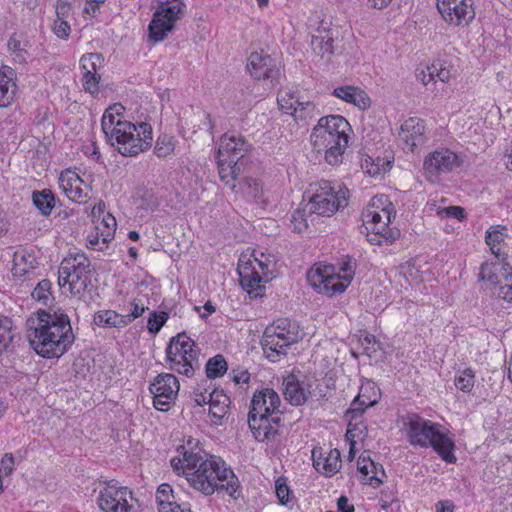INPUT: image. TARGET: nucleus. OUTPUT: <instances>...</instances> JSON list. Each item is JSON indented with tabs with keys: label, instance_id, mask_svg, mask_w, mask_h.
<instances>
[{
	"label": "nucleus",
	"instance_id": "f257e3e1",
	"mask_svg": "<svg viewBox=\"0 0 512 512\" xmlns=\"http://www.w3.org/2000/svg\"><path fill=\"white\" fill-rule=\"evenodd\" d=\"M170 464L175 472L185 476L195 490L206 496L215 491H225L234 499L241 497L238 477L219 457L185 451L182 458L173 457Z\"/></svg>",
	"mask_w": 512,
	"mask_h": 512
},
{
	"label": "nucleus",
	"instance_id": "f03ea898",
	"mask_svg": "<svg viewBox=\"0 0 512 512\" xmlns=\"http://www.w3.org/2000/svg\"><path fill=\"white\" fill-rule=\"evenodd\" d=\"M124 106L115 103L109 106L101 119V129L107 142L125 157H133L149 149L153 141L149 123L138 124L124 120Z\"/></svg>",
	"mask_w": 512,
	"mask_h": 512
},
{
	"label": "nucleus",
	"instance_id": "7ed1b4c3",
	"mask_svg": "<svg viewBox=\"0 0 512 512\" xmlns=\"http://www.w3.org/2000/svg\"><path fill=\"white\" fill-rule=\"evenodd\" d=\"M37 325L29 334L30 344L43 358H59L75 341L69 316L61 309L36 312Z\"/></svg>",
	"mask_w": 512,
	"mask_h": 512
},
{
	"label": "nucleus",
	"instance_id": "20e7f679",
	"mask_svg": "<svg viewBox=\"0 0 512 512\" xmlns=\"http://www.w3.org/2000/svg\"><path fill=\"white\" fill-rule=\"evenodd\" d=\"M280 404V396L272 388L266 387L254 392L248 425L256 441L264 442L278 434V427L283 421Z\"/></svg>",
	"mask_w": 512,
	"mask_h": 512
},
{
	"label": "nucleus",
	"instance_id": "39448f33",
	"mask_svg": "<svg viewBox=\"0 0 512 512\" xmlns=\"http://www.w3.org/2000/svg\"><path fill=\"white\" fill-rule=\"evenodd\" d=\"M408 442L421 448L432 447L443 461L453 464L457 461L454 455L455 443L444 431L442 425L424 419L418 414H407L403 420Z\"/></svg>",
	"mask_w": 512,
	"mask_h": 512
},
{
	"label": "nucleus",
	"instance_id": "423d86ee",
	"mask_svg": "<svg viewBox=\"0 0 512 512\" xmlns=\"http://www.w3.org/2000/svg\"><path fill=\"white\" fill-rule=\"evenodd\" d=\"M350 131L349 122L341 115L321 117L312 130L311 144L315 151L324 153L328 164L338 165L348 146Z\"/></svg>",
	"mask_w": 512,
	"mask_h": 512
},
{
	"label": "nucleus",
	"instance_id": "0eeeda50",
	"mask_svg": "<svg viewBox=\"0 0 512 512\" xmlns=\"http://www.w3.org/2000/svg\"><path fill=\"white\" fill-rule=\"evenodd\" d=\"M302 339V331L296 321L280 318L267 326L260 344L265 357L271 362H278L286 356L292 344Z\"/></svg>",
	"mask_w": 512,
	"mask_h": 512
},
{
	"label": "nucleus",
	"instance_id": "6e6552de",
	"mask_svg": "<svg viewBox=\"0 0 512 512\" xmlns=\"http://www.w3.org/2000/svg\"><path fill=\"white\" fill-rule=\"evenodd\" d=\"M392 215L395 217L394 206L387 196L380 195L372 198L369 207L362 213L363 222L367 231L368 241L372 244L381 245L383 241H393L397 238L399 232H393L389 228Z\"/></svg>",
	"mask_w": 512,
	"mask_h": 512
},
{
	"label": "nucleus",
	"instance_id": "1a4fd4ad",
	"mask_svg": "<svg viewBox=\"0 0 512 512\" xmlns=\"http://www.w3.org/2000/svg\"><path fill=\"white\" fill-rule=\"evenodd\" d=\"M312 190L306 203L310 215L331 216L348 205L349 190L342 183L321 180L312 185Z\"/></svg>",
	"mask_w": 512,
	"mask_h": 512
},
{
	"label": "nucleus",
	"instance_id": "9d476101",
	"mask_svg": "<svg viewBox=\"0 0 512 512\" xmlns=\"http://www.w3.org/2000/svg\"><path fill=\"white\" fill-rule=\"evenodd\" d=\"M199 349L195 342L182 332L172 337L166 348V362L169 369L187 377L199 368Z\"/></svg>",
	"mask_w": 512,
	"mask_h": 512
},
{
	"label": "nucleus",
	"instance_id": "9b49d317",
	"mask_svg": "<svg viewBox=\"0 0 512 512\" xmlns=\"http://www.w3.org/2000/svg\"><path fill=\"white\" fill-rule=\"evenodd\" d=\"M132 491L127 487L117 486L114 480L105 482L99 491L97 504L103 512H139V507Z\"/></svg>",
	"mask_w": 512,
	"mask_h": 512
},
{
	"label": "nucleus",
	"instance_id": "f8f14e48",
	"mask_svg": "<svg viewBox=\"0 0 512 512\" xmlns=\"http://www.w3.org/2000/svg\"><path fill=\"white\" fill-rule=\"evenodd\" d=\"M246 69L252 78L265 82L268 89H274L280 84L282 76L280 63L263 51L250 54Z\"/></svg>",
	"mask_w": 512,
	"mask_h": 512
},
{
	"label": "nucleus",
	"instance_id": "ddd939ff",
	"mask_svg": "<svg viewBox=\"0 0 512 512\" xmlns=\"http://www.w3.org/2000/svg\"><path fill=\"white\" fill-rule=\"evenodd\" d=\"M91 263L84 254H76L62 261V273L65 278L72 277L70 291L80 295L91 285Z\"/></svg>",
	"mask_w": 512,
	"mask_h": 512
},
{
	"label": "nucleus",
	"instance_id": "4468645a",
	"mask_svg": "<svg viewBox=\"0 0 512 512\" xmlns=\"http://www.w3.org/2000/svg\"><path fill=\"white\" fill-rule=\"evenodd\" d=\"M307 280L318 293L329 297L343 293L349 286L340 275H336V268L333 265L310 269Z\"/></svg>",
	"mask_w": 512,
	"mask_h": 512
},
{
	"label": "nucleus",
	"instance_id": "2eb2a0df",
	"mask_svg": "<svg viewBox=\"0 0 512 512\" xmlns=\"http://www.w3.org/2000/svg\"><path fill=\"white\" fill-rule=\"evenodd\" d=\"M178 378L171 373L157 375L149 386L153 395V406L160 411H167L174 403L179 392Z\"/></svg>",
	"mask_w": 512,
	"mask_h": 512
},
{
	"label": "nucleus",
	"instance_id": "dca6fc26",
	"mask_svg": "<svg viewBox=\"0 0 512 512\" xmlns=\"http://www.w3.org/2000/svg\"><path fill=\"white\" fill-rule=\"evenodd\" d=\"M442 19L454 27L468 26L475 18L473 0H437Z\"/></svg>",
	"mask_w": 512,
	"mask_h": 512
},
{
	"label": "nucleus",
	"instance_id": "f3484780",
	"mask_svg": "<svg viewBox=\"0 0 512 512\" xmlns=\"http://www.w3.org/2000/svg\"><path fill=\"white\" fill-rule=\"evenodd\" d=\"M461 163L462 160L455 152L447 148L438 149L425 157V175L429 181L436 182L439 175L452 172Z\"/></svg>",
	"mask_w": 512,
	"mask_h": 512
},
{
	"label": "nucleus",
	"instance_id": "a211bd4d",
	"mask_svg": "<svg viewBox=\"0 0 512 512\" xmlns=\"http://www.w3.org/2000/svg\"><path fill=\"white\" fill-rule=\"evenodd\" d=\"M240 284L251 298H258L264 295V275L261 274L251 261L239 263L237 268Z\"/></svg>",
	"mask_w": 512,
	"mask_h": 512
},
{
	"label": "nucleus",
	"instance_id": "6ab92c4d",
	"mask_svg": "<svg viewBox=\"0 0 512 512\" xmlns=\"http://www.w3.org/2000/svg\"><path fill=\"white\" fill-rule=\"evenodd\" d=\"M249 147V144L242 135L236 132H227L220 138L217 155L240 160L249 150Z\"/></svg>",
	"mask_w": 512,
	"mask_h": 512
},
{
	"label": "nucleus",
	"instance_id": "aec40b11",
	"mask_svg": "<svg viewBox=\"0 0 512 512\" xmlns=\"http://www.w3.org/2000/svg\"><path fill=\"white\" fill-rule=\"evenodd\" d=\"M425 122L418 117H410L405 120L399 131L400 139L411 151L425 142Z\"/></svg>",
	"mask_w": 512,
	"mask_h": 512
},
{
	"label": "nucleus",
	"instance_id": "412c9836",
	"mask_svg": "<svg viewBox=\"0 0 512 512\" xmlns=\"http://www.w3.org/2000/svg\"><path fill=\"white\" fill-rule=\"evenodd\" d=\"M282 391L284 398L293 406L303 405L310 395V391L305 387L304 382H300L293 373L283 378Z\"/></svg>",
	"mask_w": 512,
	"mask_h": 512
},
{
	"label": "nucleus",
	"instance_id": "4be33fe9",
	"mask_svg": "<svg viewBox=\"0 0 512 512\" xmlns=\"http://www.w3.org/2000/svg\"><path fill=\"white\" fill-rule=\"evenodd\" d=\"M209 416L216 425L222 424V420L228 413L231 400L223 390L214 389L209 393Z\"/></svg>",
	"mask_w": 512,
	"mask_h": 512
},
{
	"label": "nucleus",
	"instance_id": "5701e85b",
	"mask_svg": "<svg viewBox=\"0 0 512 512\" xmlns=\"http://www.w3.org/2000/svg\"><path fill=\"white\" fill-rule=\"evenodd\" d=\"M67 178L61 174L62 188L67 197L77 203H83L86 201L88 194L81 188L83 180L81 177L71 171L66 172Z\"/></svg>",
	"mask_w": 512,
	"mask_h": 512
},
{
	"label": "nucleus",
	"instance_id": "b1692460",
	"mask_svg": "<svg viewBox=\"0 0 512 512\" xmlns=\"http://www.w3.org/2000/svg\"><path fill=\"white\" fill-rule=\"evenodd\" d=\"M332 94L347 103L358 106L360 109H367L371 104V100L368 95L363 90L354 86L337 87L334 89Z\"/></svg>",
	"mask_w": 512,
	"mask_h": 512
},
{
	"label": "nucleus",
	"instance_id": "393cba45",
	"mask_svg": "<svg viewBox=\"0 0 512 512\" xmlns=\"http://www.w3.org/2000/svg\"><path fill=\"white\" fill-rule=\"evenodd\" d=\"M14 70L10 67L0 69V108L8 107L16 93Z\"/></svg>",
	"mask_w": 512,
	"mask_h": 512
},
{
	"label": "nucleus",
	"instance_id": "a878e982",
	"mask_svg": "<svg viewBox=\"0 0 512 512\" xmlns=\"http://www.w3.org/2000/svg\"><path fill=\"white\" fill-rule=\"evenodd\" d=\"M174 27V24L161 17L160 12H154L152 20L148 25L149 39L154 43L161 42L167 37L168 33L174 29Z\"/></svg>",
	"mask_w": 512,
	"mask_h": 512
},
{
	"label": "nucleus",
	"instance_id": "bb28decb",
	"mask_svg": "<svg viewBox=\"0 0 512 512\" xmlns=\"http://www.w3.org/2000/svg\"><path fill=\"white\" fill-rule=\"evenodd\" d=\"M311 46L313 51L323 57L324 55H331L333 51V37L330 30L325 27H318L316 33L311 37Z\"/></svg>",
	"mask_w": 512,
	"mask_h": 512
},
{
	"label": "nucleus",
	"instance_id": "cd10ccee",
	"mask_svg": "<svg viewBox=\"0 0 512 512\" xmlns=\"http://www.w3.org/2000/svg\"><path fill=\"white\" fill-rule=\"evenodd\" d=\"M506 231L507 229L505 226L493 225L490 226L485 234L486 244L489 246L492 254H494L497 259L501 258L502 245L507 236Z\"/></svg>",
	"mask_w": 512,
	"mask_h": 512
},
{
	"label": "nucleus",
	"instance_id": "c85d7f7f",
	"mask_svg": "<svg viewBox=\"0 0 512 512\" xmlns=\"http://www.w3.org/2000/svg\"><path fill=\"white\" fill-rule=\"evenodd\" d=\"M290 113L297 122H302L303 124H308L311 120L320 115V111L317 109L314 102L301 100V98L297 101L294 110Z\"/></svg>",
	"mask_w": 512,
	"mask_h": 512
},
{
	"label": "nucleus",
	"instance_id": "c756f323",
	"mask_svg": "<svg viewBox=\"0 0 512 512\" xmlns=\"http://www.w3.org/2000/svg\"><path fill=\"white\" fill-rule=\"evenodd\" d=\"M185 3L183 1L169 2V0L162 2L155 12H160L161 17L168 20L172 24L184 17Z\"/></svg>",
	"mask_w": 512,
	"mask_h": 512
},
{
	"label": "nucleus",
	"instance_id": "7c9ffc66",
	"mask_svg": "<svg viewBox=\"0 0 512 512\" xmlns=\"http://www.w3.org/2000/svg\"><path fill=\"white\" fill-rule=\"evenodd\" d=\"M32 201L43 216H49L56 203L55 195L49 189L34 191L32 193Z\"/></svg>",
	"mask_w": 512,
	"mask_h": 512
},
{
	"label": "nucleus",
	"instance_id": "2f4dec72",
	"mask_svg": "<svg viewBox=\"0 0 512 512\" xmlns=\"http://www.w3.org/2000/svg\"><path fill=\"white\" fill-rule=\"evenodd\" d=\"M317 471H321L326 476H332L337 473L341 467L340 452L337 449L331 450L328 456L323 460H314L313 463Z\"/></svg>",
	"mask_w": 512,
	"mask_h": 512
},
{
	"label": "nucleus",
	"instance_id": "473e14b6",
	"mask_svg": "<svg viewBox=\"0 0 512 512\" xmlns=\"http://www.w3.org/2000/svg\"><path fill=\"white\" fill-rule=\"evenodd\" d=\"M93 322L100 327H125L123 315L113 310H101L94 315Z\"/></svg>",
	"mask_w": 512,
	"mask_h": 512
},
{
	"label": "nucleus",
	"instance_id": "72a5a7b5",
	"mask_svg": "<svg viewBox=\"0 0 512 512\" xmlns=\"http://www.w3.org/2000/svg\"><path fill=\"white\" fill-rule=\"evenodd\" d=\"M254 262L259 268V272L264 275V281L269 282L275 277L276 272V258L272 254L259 253V257L256 256V252L253 254Z\"/></svg>",
	"mask_w": 512,
	"mask_h": 512
},
{
	"label": "nucleus",
	"instance_id": "f704fd0d",
	"mask_svg": "<svg viewBox=\"0 0 512 512\" xmlns=\"http://www.w3.org/2000/svg\"><path fill=\"white\" fill-rule=\"evenodd\" d=\"M228 369L225 357L222 354H217L211 357L205 366L206 376L209 379L222 377Z\"/></svg>",
	"mask_w": 512,
	"mask_h": 512
},
{
	"label": "nucleus",
	"instance_id": "c9c22d12",
	"mask_svg": "<svg viewBox=\"0 0 512 512\" xmlns=\"http://www.w3.org/2000/svg\"><path fill=\"white\" fill-rule=\"evenodd\" d=\"M358 396L365 401L366 406H374L380 400V389L376 383L366 380L361 384Z\"/></svg>",
	"mask_w": 512,
	"mask_h": 512
},
{
	"label": "nucleus",
	"instance_id": "e433bc0d",
	"mask_svg": "<svg viewBox=\"0 0 512 512\" xmlns=\"http://www.w3.org/2000/svg\"><path fill=\"white\" fill-rule=\"evenodd\" d=\"M309 214L306 204H301L291 215L290 226L294 232L303 233L308 229L307 217Z\"/></svg>",
	"mask_w": 512,
	"mask_h": 512
},
{
	"label": "nucleus",
	"instance_id": "4c0bfd02",
	"mask_svg": "<svg viewBox=\"0 0 512 512\" xmlns=\"http://www.w3.org/2000/svg\"><path fill=\"white\" fill-rule=\"evenodd\" d=\"M501 269L506 271V268L500 263L484 262L480 267L478 279L479 281H485L493 285L499 284L498 271Z\"/></svg>",
	"mask_w": 512,
	"mask_h": 512
},
{
	"label": "nucleus",
	"instance_id": "58836bf2",
	"mask_svg": "<svg viewBox=\"0 0 512 512\" xmlns=\"http://www.w3.org/2000/svg\"><path fill=\"white\" fill-rule=\"evenodd\" d=\"M104 57L101 53H87L80 59V67L82 71L96 72L103 67Z\"/></svg>",
	"mask_w": 512,
	"mask_h": 512
},
{
	"label": "nucleus",
	"instance_id": "ea45409f",
	"mask_svg": "<svg viewBox=\"0 0 512 512\" xmlns=\"http://www.w3.org/2000/svg\"><path fill=\"white\" fill-rule=\"evenodd\" d=\"M155 498L158 505V510L169 508L171 503L177 500L171 485L168 483L159 485Z\"/></svg>",
	"mask_w": 512,
	"mask_h": 512
},
{
	"label": "nucleus",
	"instance_id": "a19ab883",
	"mask_svg": "<svg viewBox=\"0 0 512 512\" xmlns=\"http://www.w3.org/2000/svg\"><path fill=\"white\" fill-rule=\"evenodd\" d=\"M474 383L475 373L471 368H465L459 371L454 380L456 388L466 393L472 390Z\"/></svg>",
	"mask_w": 512,
	"mask_h": 512
},
{
	"label": "nucleus",
	"instance_id": "79ce46f5",
	"mask_svg": "<svg viewBox=\"0 0 512 512\" xmlns=\"http://www.w3.org/2000/svg\"><path fill=\"white\" fill-rule=\"evenodd\" d=\"M355 269V260L350 256H344L339 262V268L338 271L336 272V275H340L343 281L347 282V284L349 285L353 280Z\"/></svg>",
	"mask_w": 512,
	"mask_h": 512
},
{
	"label": "nucleus",
	"instance_id": "37998d69",
	"mask_svg": "<svg viewBox=\"0 0 512 512\" xmlns=\"http://www.w3.org/2000/svg\"><path fill=\"white\" fill-rule=\"evenodd\" d=\"M175 149L174 138L169 135H160L154 147V153L159 158H165Z\"/></svg>",
	"mask_w": 512,
	"mask_h": 512
},
{
	"label": "nucleus",
	"instance_id": "c03bdc74",
	"mask_svg": "<svg viewBox=\"0 0 512 512\" xmlns=\"http://www.w3.org/2000/svg\"><path fill=\"white\" fill-rule=\"evenodd\" d=\"M234 163L233 159L217 155L218 173L221 181L232 190H235L236 185L229 175V168Z\"/></svg>",
	"mask_w": 512,
	"mask_h": 512
},
{
	"label": "nucleus",
	"instance_id": "a18cd8bd",
	"mask_svg": "<svg viewBox=\"0 0 512 512\" xmlns=\"http://www.w3.org/2000/svg\"><path fill=\"white\" fill-rule=\"evenodd\" d=\"M99 226L103 227L101 228V237L103 243H109L114 238V233L117 226L115 217L110 213H106L103 215Z\"/></svg>",
	"mask_w": 512,
	"mask_h": 512
},
{
	"label": "nucleus",
	"instance_id": "49530a36",
	"mask_svg": "<svg viewBox=\"0 0 512 512\" xmlns=\"http://www.w3.org/2000/svg\"><path fill=\"white\" fill-rule=\"evenodd\" d=\"M429 80H440L443 83H446L450 80L452 74L449 68L444 66L440 61L432 63L427 67Z\"/></svg>",
	"mask_w": 512,
	"mask_h": 512
},
{
	"label": "nucleus",
	"instance_id": "de8ad7c7",
	"mask_svg": "<svg viewBox=\"0 0 512 512\" xmlns=\"http://www.w3.org/2000/svg\"><path fill=\"white\" fill-rule=\"evenodd\" d=\"M169 318V313L166 311H152L147 321V329L152 334H157L165 325Z\"/></svg>",
	"mask_w": 512,
	"mask_h": 512
},
{
	"label": "nucleus",
	"instance_id": "09e8293b",
	"mask_svg": "<svg viewBox=\"0 0 512 512\" xmlns=\"http://www.w3.org/2000/svg\"><path fill=\"white\" fill-rule=\"evenodd\" d=\"M51 285L48 279L41 280L32 291L31 296L46 305L51 297Z\"/></svg>",
	"mask_w": 512,
	"mask_h": 512
},
{
	"label": "nucleus",
	"instance_id": "8fccbe9b",
	"mask_svg": "<svg viewBox=\"0 0 512 512\" xmlns=\"http://www.w3.org/2000/svg\"><path fill=\"white\" fill-rule=\"evenodd\" d=\"M82 86L85 92L90 94H96L99 91V82L101 80V75L96 72H86L82 71Z\"/></svg>",
	"mask_w": 512,
	"mask_h": 512
},
{
	"label": "nucleus",
	"instance_id": "3c124183",
	"mask_svg": "<svg viewBox=\"0 0 512 512\" xmlns=\"http://www.w3.org/2000/svg\"><path fill=\"white\" fill-rule=\"evenodd\" d=\"M8 49L14 54V60L23 63L26 61L27 52L24 50L21 40L16 35H12L8 40Z\"/></svg>",
	"mask_w": 512,
	"mask_h": 512
},
{
	"label": "nucleus",
	"instance_id": "603ef678",
	"mask_svg": "<svg viewBox=\"0 0 512 512\" xmlns=\"http://www.w3.org/2000/svg\"><path fill=\"white\" fill-rule=\"evenodd\" d=\"M370 465L371 475L368 478V483L374 488H377L383 483L384 478H386V473L382 464L370 462Z\"/></svg>",
	"mask_w": 512,
	"mask_h": 512
},
{
	"label": "nucleus",
	"instance_id": "864d4df0",
	"mask_svg": "<svg viewBox=\"0 0 512 512\" xmlns=\"http://www.w3.org/2000/svg\"><path fill=\"white\" fill-rule=\"evenodd\" d=\"M130 310L128 314L123 315V319L125 320V326L132 323L134 320L142 316L145 311V306L141 302V300H133L129 304Z\"/></svg>",
	"mask_w": 512,
	"mask_h": 512
},
{
	"label": "nucleus",
	"instance_id": "5fc2aeb1",
	"mask_svg": "<svg viewBox=\"0 0 512 512\" xmlns=\"http://www.w3.org/2000/svg\"><path fill=\"white\" fill-rule=\"evenodd\" d=\"M368 407L369 406H366L365 401L357 395L352 401L350 408L347 410L346 416L350 421L356 420L358 417L362 416Z\"/></svg>",
	"mask_w": 512,
	"mask_h": 512
},
{
	"label": "nucleus",
	"instance_id": "6e6d98bb",
	"mask_svg": "<svg viewBox=\"0 0 512 512\" xmlns=\"http://www.w3.org/2000/svg\"><path fill=\"white\" fill-rule=\"evenodd\" d=\"M299 99L300 96H298L296 92H286L284 95L277 98V102L280 108L287 112L288 110H294Z\"/></svg>",
	"mask_w": 512,
	"mask_h": 512
},
{
	"label": "nucleus",
	"instance_id": "4d7b16f0",
	"mask_svg": "<svg viewBox=\"0 0 512 512\" xmlns=\"http://www.w3.org/2000/svg\"><path fill=\"white\" fill-rule=\"evenodd\" d=\"M67 17H57L53 24L54 34L61 39H67L71 32L70 24L66 21Z\"/></svg>",
	"mask_w": 512,
	"mask_h": 512
},
{
	"label": "nucleus",
	"instance_id": "13d9d810",
	"mask_svg": "<svg viewBox=\"0 0 512 512\" xmlns=\"http://www.w3.org/2000/svg\"><path fill=\"white\" fill-rule=\"evenodd\" d=\"M370 462H375L371 459L369 451H364L358 458L357 469L368 481L369 475L371 474Z\"/></svg>",
	"mask_w": 512,
	"mask_h": 512
},
{
	"label": "nucleus",
	"instance_id": "bf43d9fd",
	"mask_svg": "<svg viewBox=\"0 0 512 512\" xmlns=\"http://www.w3.org/2000/svg\"><path fill=\"white\" fill-rule=\"evenodd\" d=\"M498 297L512 303V274L506 275L504 283H499Z\"/></svg>",
	"mask_w": 512,
	"mask_h": 512
},
{
	"label": "nucleus",
	"instance_id": "052dcab7",
	"mask_svg": "<svg viewBox=\"0 0 512 512\" xmlns=\"http://www.w3.org/2000/svg\"><path fill=\"white\" fill-rule=\"evenodd\" d=\"M276 495L281 504L286 505L289 502L290 488L287 483L279 478L275 483Z\"/></svg>",
	"mask_w": 512,
	"mask_h": 512
},
{
	"label": "nucleus",
	"instance_id": "680f3d73",
	"mask_svg": "<svg viewBox=\"0 0 512 512\" xmlns=\"http://www.w3.org/2000/svg\"><path fill=\"white\" fill-rule=\"evenodd\" d=\"M365 162H366L367 172L372 176H377L381 173V171H386L387 169H389L391 167L390 161H384L379 158L377 159V162H374V160H372L371 167H368L367 159L365 160Z\"/></svg>",
	"mask_w": 512,
	"mask_h": 512
},
{
	"label": "nucleus",
	"instance_id": "e2e57ef3",
	"mask_svg": "<svg viewBox=\"0 0 512 512\" xmlns=\"http://www.w3.org/2000/svg\"><path fill=\"white\" fill-rule=\"evenodd\" d=\"M230 375L236 384H246L250 381V373L247 369H232Z\"/></svg>",
	"mask_w": 512,
	"mask_h": 512
},
{
	"label": "nucleus",
	"instance_id": "0e129e2a",
	"mask_svg": "<svg viewBox=\"0 0 512 512\" xmlns=\"http://www.w3.org/2000/svg\"><path fill=\"white\" fill-rule=\"evenodd\" d=\"M443 213L448 218H453L457 220H463L466 218V213L464 208L460 206H449L443 209Z\"/></svg>",
	"mask_w": 512,
	"mask_h": 512
},
{
	"label": "nucleus",
	"instance_id": "69168bd1",
	"mask_svg": "<svg viewBox=\"0 0 512 512\" xmlns=\"http://www.w3.org/2000/svg\"><path fill=\"white\" fill-rule=\"evenodd\" d=\"M96 229H97L96 234L89 238V244L92 249L102 251L107 247L108 243L104 244L102 241L101 227L97 226Z\"/></svg>",
	"mask_w": 512,
	"mask_h": 512
},
{
	"label": "nucleus",
	"instance_id": "338daca9",
	"mask_svg": "<svg viewBox=\"0 0 512 512\" xmlns=\"http://www.w3.org/2000/svg\"><path fill=\"white\" fill-rule=\"evenodd\" d=\"M1 470L5 475H10L14 470V457L11 453H6L1 459Z\"/></svg>",
	"mask_w": 512,
	"mask_h": 512
},
{
	"label": "nucleus",
	"instance_id": "774afa93",
	"mask_svg": "<svg viewBox=\"0 0 512 512\" xmlns=\"http://www.w3.org/2000/svg\"><path fill=\"white\" fill-rule=\"evenodd\" d=\"M72 3L69 0H57L56 15L57 17H68Z\"/></svg>",
	"mask_w": 512,
	"mask_h": 512
}]
</instances>
